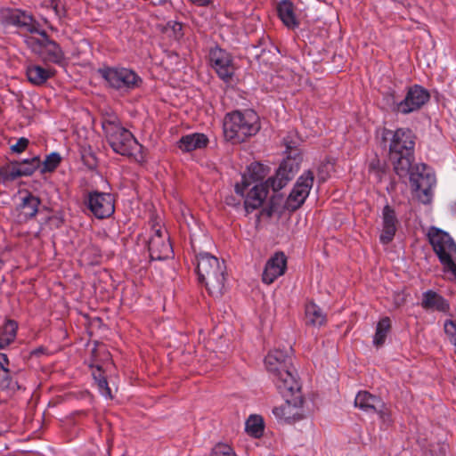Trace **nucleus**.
<instances>
[{
    "instance_id": "25",
    "label": "nucleus",
    "mask_w": 456,
    "mask_h": 456,
    "mask_svg": "<svg viewBox=\"0 0 456 456\" xmlns=\"http://www.w3.org/2000/svg\"><path fill=\"white\" fill-rule=\"evenodd\" d=\"M421 305L424 308L436 310L439 312H447L449 305L446 300L437 293L428 290L423 294Z\"/></svg>"
},
{
    "instance_id": "13",
    "label": "nucleus",
    "mask_w": 456,
    "mask_h": 456,
    "mask_svg": "<svg viewBox=\"0 0 456 456\" xmlns=\"http://www.w3.org/2000/svg\"><path fill=\"white\" fill-rule=\"evenodd\" d=\"M114 203V198L110 193L93 191L88 194V208L97 218L110 216L115 211Z\"/></svg>"
},
{
    "instance_id": "7",
    "label": "nucleus",
    "mask_w": 456,
    "mask_h": 456,
    "mask_svg": "<svg viewBox=\"0 0 456 456\" xmlns=\"http://www.w3.org/2000/svg\"><path fill=\"white\" fill-rule=\"evenodd\" d=\"M427 236L444 269L456 276V243L452 238L435 226L428 229Z\"/></svg>"
},
{
    "instance_id": "27",
    "label": "nucleus",
    "mask_w": 456,
    "mask_h": 456,
    "mask_svg": "<svg viewBox=\"0 0 456 456\" xmlns=\"http://www.w3.org/2000/svg\"><path fill=\"white\" fill-rule=\"evenodd\" d=\"M264 420L259 415H250L245 423L246 432L255 438H259L264 433Z\"/></svg>"
},
{
    "instance_id": "33",
    "label": "nucleus",
    "mask_w": 456,
    "mask_h": 456,
    "mask_svg": "<svg viewBox=\"0 0 456 456\" xmlns=\"http://www.w3.org/2000/svg\"><path fill=\"white\" fill-rule=\"evenodd\" d=\"M444 330L448 340L454 346L456 352V320H446Z\"/></svg>"
},
{
    "instance_id": "41",
    "label": "nucleus",
    "mask_w": 456,
    "mask_h": 456,
    "mask_svg": "<svg viewBox=\"0 0 456 456\" xmlns=\"http://www.w3.org/2000/svg\"><path fill=\"white\" fill-rule=\"evenodd\" d=\"M176 28H177L179 30H181V28H182L181 24L176 23V24L175 25V29H176Z\"/></svg>"
},
{
    "instance_id": "26",
    "label": "nucleus",
    "mask_w": 456,
    "mask_h": 456,
    "mask_svg": "<svg viewBox=\"0 0 456 456\" xmlns=\"http://www.w3.org/2000/svg\"><path fill=\"white\" fill-rule=\"evenodd\" d=\"M305 321L307 324L320 327L326 322V315L317 305L311 302L305 305Z\"/></svg>"
},
{
    "instance_id": "38",
    "label": "nucleus",
    "mask_w": 456,
    "mask_h": 456,
    "mask_svg": "<svg viewBox=\"0 0 456 456\" xmlns=\"http://www.w3.org/2000/svg\"><path fill=\"white\" fill-rule=\"evenodd\" d=\"M250 186V183L248 181L245 175L242 176L241 182L235 185V191L241 197L245 196V191Z\"/></svg>"
},
{
    "instance_id": "6",
    "label": "nucleus",
    "mask_w": 456,
    "mask_h": 456,
    "mask_svg": "<svg viewBox=\"0 0 456 456\" xmlns=\"http://www.w3.org/2000/svg\"><path fill=\"white\" fill-rule=\"evenodd\" d=\"M260 129L259 118L252 110H235L226 114L224 119V134L232 142H244Z\"/></svg>"
},
{
    "instance_id": "9",
    "label": "nucleus",
    "mask_w": 456,
    "mask_h": 456,
    "mask_svg": "<svg viewBox=\"0 0 456 456\" xmlns=\"http://www.w3.org/2000/svg\"><path fill=\"white\" fill-rule=\"evenodd\" d=\"M99 73L110 87L118 90H134L142 83L137 73L126 68H105Z\"/></svg>"
},
{
    "instance_id": "32",
    "label": "nucleus",
    "mask_w": 456,
    "mask_h": 456,
    "mask_svg": "<svg viewBox=\"0 0 456 456\" xmlns=\"http://www.w3.org/2000/svg\"><path fill=\"white\" fill-rule=\"evenodd\" d=\"M17 325L14 322H7L3 328V335L0 338V348L8 346L16 336Z\"/></svg>"
},
{
    "instance_id": "31",
    "label": "nucleus",
    "mask_w": 456,
    "mask_h": 456,
    "mask_svg": "<svg viewBox=\"0 0 456 456\" xmlns=\"http://www.w3.org/2000/svg\"><path fill=\"white\" fill-rule=\"evenodd\" d=\"M61 161V157L58 152L48 154L43 162L40 161V172L42 174L54 171Z\"/></svg>"
},
{
    "instance_id": "28",
    "label": "nucleus",
    "mask_w": 456,
    "mask_h": 456,
    "mask_svg": "<svg viewBox=\"0 0 456 456\" xmlns=\"http://www.w3.org/2000/svg\"><path fill=\"white\" fill-rule=\"evenodd\" d=\"M17 165L18 170L20 172L21 176H28L35 173L40 167V158L36 156L30 159H27L21 162H14Z\"/></svg>"
},
{
    "instance_id": "4",
    "label": "nucleus",
    "mask_w": 456,
    "mask_h": 456,
    "mask_svg": "<svg viewBox=\"0 0 456 456\" xmlns=\"http://www.w3.org/2000/svg\"><path fill=\"white\" fill-rule=\"evenodd\" d=\"M290 347L286 350L274 349L268 353L265 359L266 370L278 391L287 392L297 389L298 381L293 371Z\"/></svg>"
},
{
    "instance_id": "19",
    "label": "nucleus",
    "mask_w": 456,
    "mask_h": 456,
    "mask_svg": "<svg viewBox=\"0 0 456 456\" xmlns=\"http://www.w3.org/2000/svg\"><path fill=\"white\" fill-rule=\"evenodd\" d=\"M354 405L362 411L369 413H373L379 411V408H384V403L382 400L367 391H361L356 395Z\"/></svg>"
},
{
    "instance_id": "8",
    "label": "nucleus",
    "mask_w": 456,
    "mask_h": 456,
    "mask_svg": "<svg viewBox=\"0 0 456 456\" xmlns=\"http://www.w3.org/2000/svg\"><path fill=\"white\" fill-rule=\"evenodd\" d=\"M285 402L280 406L273 409V414L279 421L292 422L299 420L304 416L303 396L300 385L297 384V389L287 392L279 391Z\"/></svg>"
},
{
    "instance_id": "24",
    "label": "nucleus",
    "mask_w": 456,
    "mask_h": 456,
    "mask_svg": "<svg viewBox=\"0 0 456 456\" xmlns=\"http://www.w3.org/2000/svg\"><path fill=\"white\" fill-rule=\"evenodd\" d=\"M208 142V139L204 134L194 133L183 136L178 142V147L183 151L189 152L205 148Z\"/></svg>"
},
{
    "instance_id": "30",
    "label": "nucleus",
    "mask_w": 456,
    "mask_h": 456,
    "mask_svg": "<svg viewBox=\"0 0 456 456\" xmlns=\"http://www.w3.org/2000/svg\"><path fill=\"white\" fill-rule=\"evenodd\" d=\"M16 167L14 163L0 167V183L5 184L20 177V172Z\"/></svg>"
},
{
    "instance_id": "20",
    "label": "nucleus",
    "mask_w": 456,
    "mask_h": 456,
    "mask_svg": "<svg viewBox=\"0 0 456 456\" xmlns=\"http://www.w3.org/2000/svg\"><path fill=\"white\" fill-rule=\"evenodd\" d=\"M8 359L5 354H0V390L5 391L7 394H12L19 389L17 380L12 376L9 369Z\"/></svg>"
},
{
    "instance_id": "15",
    "label": "nucleus",
    "mask_w": 456,
    "mask_h": 456,
    "mask_svg": "<svg viewBox=\"0 0 456 456\" xmlns=\"http://www.w3.org/2000/svg\"><path fill=\"white\" fill-rule=\"evenodd\" d=\"M299 169L297 161L294 159L288 158L283 160L273 177L269 178L266 183L273 191L282 189L290 181Z\"/></svg>"
},
{
    "instance_id": "36",
    "label": "nucleus",
    "mask_w": 456,
    "mask_h": 456,
    "mask_svg": "<svg viewBox=\"0 0 456 456\" xmlns=\"http://www.w3.org/2000/svg\"><path fill=\"white\" fill-rule=\"evenodd\" d=\"M49 7L53 10L55 16L59 19L65 15V9L62 3L60 0H51Z\"/></svg>"
},
{
    "instance_id": "2",
    "label": "nucleus",
    "mask_w": 456,
    "mask_h": 456,
    "mask_svg": "<svg viewBox=\"0 0 456 456\" xmlns=\"http://www.w3.org/2000/svg\"><path fill=\"white\" fill-rule=\"evenodd\" d=\"M0 22L6 28L12 26L28 32L30 36L25 37V43L45 61L55 64L63 62L64 53L59 45L47 37L31 15L20 9L3 8L0 10Z\"/></svg>"
},
{
    "instance_id": "5",
    "label": "nucleus",
    "mask_w": 456,
    "mask_h": 456,
    "mask_svg": "<svg viewBox=\"0 0 456 456\" xmlns=\"http://www.w3.org/2000/svg\"><path fill=\"white\" fill-rule=\"evenodd\" d=\"M197 274L209 294L219 297L223 294L225 282V265L223 261L209 253L197 256Z\"/></svg>"
},
{
    "instance_id": "14",
    "label": "nucleus",
    "mask_w": 456,
    "mask_h": 456,
    "mask_svg": "<svg viewBox=\"0 0 456 456\" xmlns=\"http://www.w3.org/2000/svg\"><path fill=\"white\" fill-rule=\"evenodd\" d=\"M429 99V94L421 86H414L410 88L405 98L396 106V111L402 114H408L418 110Z\"/></svg>"
},
{
    "instance_id": "1",
    "label": "nucleus",
    "mask_w": 456,
    "mask_h": 456,
    "mask_svg": "<svg viewBox=\"0 0 456 456\" xmlns=\"http://www.w3.org/2000/svg\"><path fill=\"white\" fill-rule=\"evenodd\" d=\"M383 138L390 140L389 158L395 173L400 176L410 174V181L419 200L423 203L430 202L436 177L431 169L423 163L417 164L411 170L415 146L412 131L408 128L395 131L384 129Z\"/></svg>"
},
{
    "instance_id": "23",
    "label": "nucleus",
    "mask_w": 456,
    "mask_h": 456,
    "mask_svg": "<svg viewBox=\"0 0 456 456\" xmlns=\"http://www.w3.org/2000/svg\"><path fill=\"white\" fill-rule=\"evenodd\" d=\"M396 218L394 210H392L388 206L384 208L383 210V229L380 234V241L384 244L389 243L396 231Z\"/></svg>"
},
{
    "instance_id": "35",
    "label": "nucleus",
    "mask_w": 456,
    "mask_h": 456,
    "mask_svg": "<svg viewBox=\"0 0 456 456\" xmlns=\"http://www.w3.org/2000/svg\"><path fill=\"white\" fill-rule=\"evenodd\" d=\"M211 456H236V454L231 446L221 444L213 449Z\"/></svg>"
},
{
    "instance_id": "11",
    "label": "nucleus",
    "mask_w": 456,
    "mask_h": 456,
    "mask_svg": "<svg viewBox=\"0 0 456 456\" xmlns=\"http://www.w3.org/2000/svg\"><path fill=\"white\" fill-rule=\"evenodd\" d=\"M210 65L217 76L224 82H229L234 75L235 66L232 55L219 47L209 53Z\"/></svg>"
},
{
    "instance_id": "3",
    "label": "nucleus",
    "mask_w": 456,
    "mask_h": 456,
    "mask_svg": "<svg viewBox=\"0 0 456 456\" xmlns=\"http://www.w3.org/2000/svg\"><path fill=\"white\" fill-rule=\"evenodd\" d=\"M102 127L113 151L123 156L133 157L139 162L144 161L142 145L138 143L130 131L118 123L116 118H104Z\"/></svg>"
},
{
    "instance_id": "39",
    "label": "nucleus",
    "mask_w": 456,
    "mask_h": 456,
    "mask_svg": "<svg viewBox=\"0 0 456 456\" xmlns=\"http://www.w3.org/2000/svg\"><path fill=\"white\" fill-rule=\"evenodd\" d=\"M376 412L379 414V418L385 424L389 425L391 423L390 415L386 411H384L383 408H379V411H377Z\"/></svg>"
},
{
    "instance_id": "22",
    "label": "nucleus",
    "mask_w": 456,
    "mask_h": 456,
    "mask_svg": "<svg viewBox=\"0 0 456 456\" xmlns=\"http://www.w3.org/2000/svg\"><path fill=\"white\" fill-rule=\"evenodd\" d=\"M55 69L53 68H44L40 65L30 64L27 67L26 75L28 80L35 85L41 86L50 77H53Z\"/></svg>"
},
{
    "instance_id": "12",
    "label": "nucleus",
    "mask_w": 456,
    "mask_h": 456,
    "mask_svg": "<svg viewBox=\"0 0 456 456\" xmlns=\"http://www.w3.org/2000/svg\"><path fill=\"white\" fill-rule=\"evenodd\" d=\"M153 234L149 240V252L152 260H163L172 255V247L166 230L159 224L153 225Z\"/></svg>"
},
{
    "instance_id": "21",
    "label": "nucleus",
    "mask_w": 456,
    "mask_h": 456,
    "mask_svg": "<svg viewBox=\"0 0 456 456\" xmlns=\"http://www.w3.org/2000/svg\"><path fill=\"white\" fill-rule=\"evenodd\" d=\"M278 16L282 23L289 29L299 26L298 18L295 12L293 4L289 0H282L277 4Z\"/></svg>"
},
{
    "instance_id": "18",
    "label": "nucleus",
    "mask_w": 456,
    "mask_h": 456,
    "mask_svg": "<svg viewBox=\"0 0 456 456\" xmlns=\"http://www.w3.org/2000/svg\"><path fill=\"white\" fill-rule=\"evenodd\" d=\"M40 204V200L37 197L27 193L21 198L20 203L17 207L18 219L20 222H26L28 219L34 217L37 211Z\"/></svg>"
},
{
    "instance_id": "37",
    "label": "nucleus",
    "mask_w": 456,
    "mask_h": 456,
    "mask_svg": "<svg viewBox=\"0 0 456 456\" xmlns=\"http://www.w3.org/2000/svg\"><path fill=\"white\" fill-rule=\"evenodd\" d=\"M28 145V140L25 137L20 138L16 143L11 145V151L15 153L23 152Z\"/></svg>"
},
{
    "instance_id": "34",
    "label": "nucleus",
    "mask_w": 456,
    "mask_h": 456,
    "mask_svg": "<svg viewBox=\"0 0 456 456\" xmlns=\"http://www.w3.org/2000/svg\"><path fill=\"white\" fill-rule=\"evenodd\" d=\"M94 380L100 394L107 399L112 398L110 388L106 379L99 374V376L94 375Z\"/></svg>"
},
{
    "instance_id": "17",
    "label": "nucleus",
    "mask_w": 456,
    "mask_h": 456,
    "mask_svg": "<svg viewBox=\"0 0 456 456\" xmlns=\"http://www.w3.org/2000/svg\"><path fill=\"white\" fill-rule=\"evenodd\" d=\"M269 185L266 183L254 184L245 196L244 207L247 213L260 208L267 197Z\"/></svg>"
},
{
    "instance_id": "10",
    "label": "nucleus",
    "mask_w": 456,
    "mask_h": 456,
    "mask_svg": "<svg viewBox=\"0 0 456 456\" xmlns=\"http://www.w3.org/2000/svg\"><path fill=\"white\" fill-rule=\"evenodd\" d=\"M314 176L313 172L303 173L297 180L290 194L289 195L286 206L288 209L296 210L301 207L309 195L314 184Z\"/></svg>"
},
{
    "instance_id": "16",
    "label": "nucleus",
    "mask_w": 456,
    "mask_h": 456,
    "mask_svg": "<svg viewBox=\"0 0 456 456\" xmlns=\"http://www.w3.org/2000/svg\"><path fill=\"white\" fill-rule=\"evenodd\" d=\"M287 267V257L282 252H276L265 264L262 281L265 284L273 283L277 278L283 275Z\"/></svg>"
},
{
    "instance_id": "40",
    "label": "nucleus",
    "mask_w": 456,
    "mask_h": 456,
    "mask_svg": "<svg viewBox=\"0 0 456 456\" xmlns=\"http://www.w3.org/2000/svg\"><path fill=\"white\" fill-rule=\"evenodd\" d=\"M191 4L197 6H208L212 4L213 0H188Z\"/></svg>"
},
{
    "instance_id": "29",
    "label": "nucleus",
    "mask_w": 456,
    "mask_h": 456,
    "mask_svg": "<svg viewBox=\"0 0 456 456\" xmlns=\"http://www.w3.org/2000/svg\"><path fill=\"white\" fill-rule=\"evenodd\" d=\"M390 330V320L387 317L381 319L377 325L376 333L373 338L375 346H382L385 342L387 335Z\"/></svg>"
}]
</instances>
